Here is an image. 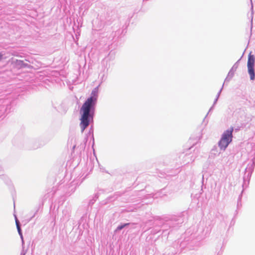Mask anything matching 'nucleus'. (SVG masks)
<instances>
[{"label":"nucleus","mask_w":255,"mask_h":255,"mask_svg":"<svg viewBox=\"0 0 255 255\" xmlns=\"http://www.w3.org/2000/svg\"><path fill=\"white\" fill-rule=\"evenodd\" d=\"M98 93V87H97L92 91L91 96L86 100L80 110L81 128H87L93 122Z\"/></svg>","instance_id":"obj_1"},{"label":"nucleus","mask_w":255,"mask_h":255,"mask_svg":"<svg viewBox=\"0 0 255 255\" xmlns=\"http://www.w3.org/2000/svg\"><path fill=\"white\" fill-rule=\"evenodd\" d=\"M233 129L227 130L223 135L219 143L221 149H225L232 141Z\"/></svg>","instance_id":"obj_2"},{"label":"nucleus","mask_w":255,"mask_h":255,"mask_svg":"<svg viewBox=\"0 0 255 255\" xmlns=\"http://www.w3.org/2000/svg\"><path fill=\"white\" fill-rule=\"evenodd\" d=\"M255 62V56L254 55H252L251 53H250L248 55L247 67L248 72L250 77V80L252 81H254L255 79V73L254 69Z\"/></svg>","instance_id":"obj_3"},{"label":"nucleus","mask_w":255,"mask_h":255,"mask_svg":"<svg viewBox=\"0 0 255 255\" xmlns=\"http://www.w3.org/2000/svg\"><path fill=\"white\" fill-rule=\"evenodd\" d=\"M239 61L240 60L236 62L233 66L229 72L228 73V76L225 79V82L229 81L232 78L234 75L235 72L236 71L239 66Z\"/></svg>","instance_id":"obj_4"},{"label":"nucleus","mask_w":255,"mask_h":255,"mask_svg":"<svg viewBox=\"0 0 255 255\" xmlns=\"http://www.w3.org/2000/svg\"><path fill=\"white\" fill-rule=\"evenodd\" d=\"M128 224H126L124 225H122V226H119L118 228H117V230H122L123 228H124L126 226H127V225H128Z\"/></svg>","instance_id":"obj_5"},{"label":"nucleus","mask_w":255,"mask_h":255,"mask_svg":"<svg viewBox=\"0 0 255 255\" xmlns=\"http://www.w3.org/2000/svg\"><path fill=\"white\" fill-rule=\"evenodd\" d=\"M218 99L217 98H216V99L214 101V104H213V106L210 109L209 111V112H211V110H212L213 108V106L216 104V103H217V101H218Z\"/></svg>","instance_id":"obj_6"},{"label":"nucleus","mask_w":255,"mask_h":255,"mask_svg":"<svg viewBox=\"0 0 255 255\" xmlns=\"http://www.w3.org/2000/svg\"><path fill=\"white\" fill-rule=\"evenodd\" d=\"M224 85V84H223V86H222V88L220 89V90L219 91V92H218V94H217V97H216V98H217V99H218V98H219V96H220V94H221V91H222V89H223V88Z\"/></svg>","instance_id":"obj_7"},{"label":"nucleus","mask_w":255,"mask_h":255,"mask_svg":"<svg viewBox=\"0 0 255 255\" xmlns=\"http://www.w3.org/2000/svg\"><path fill=\"white\" fill-rule=\"evenodd\" d=\"M16 228H17V231H18V232L19 234L20 235H21V229H20V225H18V226H17V227H16Z\"/></svg>","instance_id":"obj_8"},{"label":"nucleus","mask_w":255,"mask_h":255,"mask_svg":"<svg viewBox=\"0 0 255 255\" xmlns=\"http://www.w3.org/2000/svg\"><path fill=\"white\" fill-rule=\"evenodd\" d=\"M15 223H16V227H17V226L19 225V221H18L17 219H16Z\"/></svg>","instance_id":"obj_9"},{"label":"nucleus","mask_w":255,"mask_h":255,"mask_svg":"<svg viewBox=\"0 0 255 255\" xmlns=\"http://www.w3.org/2000/svg\"><path fill=\"white\" fill-rule=\"evenodd\" d=\"M2 57H3V54H2L1 53H0V61L1 60Z\"/></svg>","instance_id":"obj_10"}]
</instances>
